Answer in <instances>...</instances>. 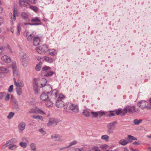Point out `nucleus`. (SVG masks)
Masks as SVG:
<instances>
[{
	"label": "nucleus",
	"mask_w": 151,
	"mask_h": 151,
	"mask_svg": "<svg viewBox=\"0 0 151 151\" xmlns=\"http://www.w3.org/2000/svg\"><path fill=\"white\" fill-rule=\"evenodd\" d=\"M47 81L46 80L45 78H42L40 81L38 82L39 84L40 83V87L41 88L45 86H46V88L49 89V90L50 91V92L47 91V94H48L49 96L50 95L53 98H55L57 97V91L56 89L53 90L51 91L52 88L51 86L49 85H46Z\"/></svg>",
	"instance_id": "nucleus-1"
},
{
	"label": "nucleus",
	"mask_w": 151,
	"mask_h": 151,
	"mask_svg": "<svg viewBox=\"0 0 151 151\" xmlns=\"http://www.w3.org/2000/svg\"><path fill=\"white\" fill-rule=\"evenodd\" d=\"M20 56L21 61L24 67H27L29 61V58L28 55L24 52H21Z\"/></svg>",
	"instance_id": "nucleus-2"
},
{
	"label": "nucleus",
	"mask_w": 151,
	"mask_h": 151,
	"mask_svg": "<svg viewBox=\"0 0 151 151\" xmlns=\"http://www.w3.org/2000/svg\"><path fill=\"white\" fill-rule=\"evenodd\" d=\"M66 111L69 113L72 112L78 113L79 111L78 106L77 105L70 104L69 105V109L67 110Z\"/></svg>",
	"instance_id": "nucleus-3"
},
{
	"label": "nucleus",
	"mask_w": 151,
	"mask_h": 151,
	"mask_svg": "<svg viewBox=\"0 0 151 151\" xmlns=\"http://www.w3.org/2000/svg\"><path fill=\"white\" fill-rule=\"evenodd\" d=\"M117 123V122L115 121L112 122H111L107 124V132L109 134L113 132L114 130L115 127Z\"/></svg>",
	"instance_id": "nucleus-4"
},
{
	"label": "nucleus",
	"mask_w": 151,
	"mask_h": 151,
	"mask_svg": "<svg viewBox=\"0 0 151 151\" xmlns=\"http://www.w3.org/2000/svg\"><path fill=\"white\" fill-rule=\"evenodd\" d=\"M48 48V46L47 45H44L41 46L37 47L36 49L39 53L41 54L45 52Z\"/></svg>",
	"instance_id": "nucleus-5"
},
{
	"label": "nucleus",
	"mask_w": 151,
	"mask_h": 151,
	"mask_svg": "<svg viewBox=\"0 0 151 151\" xmlns=\"http://www.w3.org/2000/svg\"><path fill=\"white\" fill-rule=\"evenodd\" d=\"M42 37V35L38 34L33 38V44L34 46H36L38 45Z\"/></svg>",
	"instance_id": "nucleus-6"
},
{
	"label": "nucleus",
	"mask_w": 151,
	"mask_h": 151,
	"mask_svg": "<svg viewBox=\"0 0 151 151\" xmlns=\"http://www.w3.org/2000/svg\"><path fill=\"white\" fill-rule=\"evenodd\" d=\"M148 105V103L145 101L142 100L139 102L137 103V106L142 109H144L145 108H147Z\"/></svg>",
	"instance_id": "nucleus-7"
},
{
	"label": "nucleus",
	"mask_w": 151,
	"mask_h": 151,
	"mask_svg": "<svg viewBox=\"0 0 151 151\" xmlns=\"http://www.w3.org/2000/svg\"><path fill=\"white\" fill-rule=\"evenodd\" d=\"M12 67L13 70L14 76H17L18 75V71L15 62H12Z\"/></svg>",
	"instance_id": "nucleus-8"
},
{
	"label": "nucleus",
	"mask_w": 151,
	"mask_h": 151,
	"mask_svg": "<svg viewBox=\"0 0 151 151\" xmlns=\"http://www.w3.org/2000/svg\"><path fill=\"white\" fill-rule=\"evenodd\" d=\"M26 37L27 38L28 41H30L32 40V38L34 37L36 35V32H33L32 33H30L26 31Z\"/></svg>",
	"instance_id": "nucleus-9"
},
{
	"label": "nucleus",
	"mask_w": 151,
	"mask_h": 151,
	"mask_svg": "<svg viewBox=\"0 0 151 151\" xmlns=\"http://www.w3.org/2000/svg\"><path fill=\"white\" fill-rule=\"evenodd\" d=\"M29 112L30 114L35 113L36 114H45V113L43 111L37 108L31 109Z\"/></svg>",
	"instance_id": "nucleus-10"
},
{
	"label": "nucleus",
	"mask_w": 151,
	"mask_h": 151,
	"mask_svg": "<svg viewBox=\"0 0 151 151\" xmlns=\"http://www.w3.org/2000/svg\"><path fill=\"white\" fill-rule=\"evenodd\" d=\"M58 122L55 119L52 118L50 119L49 122L47 124L48 126H50L54 125L57 124Z\"/></svg>",
	"instance_id": "nucleus-11"
},
{
	"label": "nucleus",
	"mask_w": 151,
	"mask_h": 151,
	"mask_svg": "<svg viewBox=\"0 0 151 151\" xmlns=\"http://www.w3.org/2000/svg\"><path fill=\"white\" fill-rule=\"evenodd\" d=\"M47 91L43 92L41 95L40 98L42 101H46L48 99L49 95L47 93Z\"/></svg>",
	"instance_id": "nucleus-12"
},
{
	"label": "nucleus",
	"mask_w": 151,
	"mask_h": 151,
	"mask_svg": "<svg viewBox=\"0 0 151 151\" xmlns=\"http://www.w3.org/2000/svg\"><path fill=\"white\" fill-rule=\"evenodd\" d=\"M26 126L25 123L24 122H20L18 125V128L19 132H22L25 129Z\"/></svg>",
	"instance_id": "nucleus-13"
},
{
	"label": "nucleus",
	"mask_w": 151,
	"mask_h": 151,
	"mask_svg": "<svg viewBox=\"0 0 151 151\" xmlns=\"http://www.w3.org/2000/svg\"><path fill=\"white\" fill-rule=\"evenodd\" d=\"M50 68L45 66L43 68V70L42 71V75L43 76H47L49 69Z\"/></svg>",
	"instance_id": "nucleus-14"
},
{
	"label": "nucleus",
	"mask_w": 151,
	"mask_h": 151,
	"mask_svg": "<svg viewBox=\"0 0 151 151\" xmlns=\"http://www.w3.org/2000/svg\"><path fill=\"white\" fill-rule=\"evenodd\" d=\"M119 144L123 146H125L128 143H129L128 137L126 138V139H122L119 142Z\"/></svg>",
	"instance_id": "nucleus-15"
},
{
	"label": "nucleus",
	"mask_w": 151,
	"mask_h": 151,
	"mask_svg": "<svg viewBox=\"0 0 151 151\" xmlns=\"http://www.w3.org/2000/svg\"><path fill=\"white\" fill-rule=\"evenodd\" d=\"M19 4L22 8L26 7L28 5V3L27 0H19Z\"/></svg>",
	"instance_id": "nucleus-16"
},
{
	"label": "nucleus",
	"mask_w": 151,
	"mask_h": 151,
	"mask_svg": "<svg viewBox=\"0 0 151 151\" xmlns=\"http://www.w3.org/2000/svg\"><path fill=\"white\" fill-rule=\"evenodd\" d=\"M21 16L22 19L27 22L30 21V20L29 18V15L28 14L25 12H22L21 13Z\"/></svg>",
	"instance_id": "nucleus-17"
},
{
	"label": "nucleus",
	"mask_w": 151,
	"mask_h": 151,
	"mask_svg": "<svg viewBox=\"0 0 151 151\" xmlns=\"http://www.w3.org/2000/svg\"><path fill=\"white\" fill-rule=\"evenodd\" d=\"M1 60L4 62L9 63L11 61V58L6 55H4L1 57Z\"/></svg>",
	"instance_id": "nucleus-18"
},
{
	"label": "nucleus",
	"mask_w": 151,
	"mask_h": 151,
	"mask_svg": "<svg viewBox=\"0 0 151 151\" xmlns=\"http://www.w3.org/2000/svg\"><path fill=\"white\" fill-rule=\"evenodd\" d=\"M64 104V103L61 100L58 99L56 102L55 105L58 107L61 108L63 106Z\"/></svg>",
	"instance_id": "nucleus-19"
},
{
	"label": "nucleus",
	"mask_w": 151,
	"mask_h": 151,
	"mask_svg": "<svg viewBox=\"0 0 151 151\" xmlns=\"http://www.w3.org/2000/svg\"><path fill=\"white\" fill-rule=\"evenodd\" d=\"M17 14V11H16L15 9L13 10V16H12V13H10L9 14V15L10 16H11V22H12V23H13V21H15L16 20V16Z\"/></svg>",
	"instance_id": "nucleus-20"
},
{
	"label": "nucleus",
	"mask_w": 151,
	"mask_h": 151,
	"mask_svg": "<svg viewBox=\"0 0 151 151\" xmlns=\"http://www.w3.org/2000/svg\"><path fill=\"white\" fill-rule=\"evenodd\" d=\"M51 138L54 141L61 142H62L63 141L60 137L57 134H55L54 135H52L51 136Z\"/></svg>",
	"instance_id": "nucleus-21"
},
{
	"label": "nucleus",
	"mask_w": 151,
	"mask_h": 151,
	"mask_svg": "<svg viewBox=\"0 0 151 151\" xmlns=\"http://www.w3.org/2000/svg\"><path fill=\"white\" fill-rule=\"evenodd\" d=\"M14 84L17 86V87L22 88L24 86V83L22 81L20 80H18L17 81H14Z\"/></svg>",
	"instance_id": "nucleus-22"
},
{
	"label": "nucleus",
	"mask_w": 151,
	"mask_h": 151,
	"mask_svg": "<svg viewBox=\"0 0 151 151\" xmlns=\"http://www.w3.org/2000/svg\"><path fill=\"white\" fill-rule=\"evenodd\" d=\"M9 69L3 66L0 67V73H7L9 71Z\"/></svg>",
	"instance_id": "nucleus-23"
},
{
	"label": "nucleus",
	"mask_w": 151,
	"mask_h": 151,
	"mask_svg": "<svg viewBox=\"0 0 151 151\" xmlns=\"http://www.w3.org/2000/svg\"><path fill=\"white\" fill-rule=\"evenodd\" d=\"M126 109L127 110V112L130 114H132L134 113V106H126Z\"/></svg>",
	"instance_id": "nucleus-24"
},
{
	"label": "nucleus",
	"mask_w": 151,
	"mask_h": 151,
	"mask_svg": "<svg viewBox=\"0 0 151 151\" xmlns=\"http://www.w3.org/2000/svg\"><path fill=\"white\" fill-rule=\"evenodd\" d=\"M43 58L45 60L49 63H51L54 62V60L52 58L47 56H44L43 57Z\"/></svg>",
	"instance_id": "nucleus-25"
},
{
	"label": "nucleus",
	"mask_w": 151,
	"mask_h": 151,
	"mask_svg": "<svg viewBox=\"0 0 151 151\" xmlns=\"http://www.w3.org/2000/svg\"><path fill=\"white\" fill-rule=\"evenodd\" d=\"M48 51L49 55L51 56L56 55L57 53L56 50L53 49H48Z\"/></svg>",
	"instance_id": "nucleus-26"
},
{
	"label": "nucleus",
	"mask_w": 151,
	"mask_h": 151,
	"mask_svg": "<svg viewBox=\"0 0 151 151\" xmlns=\"http://www.w3.org/2000/svg\"><path fill=\"white\" fill-rule=\"evenodd\" d=\"M45 104L47 107H52L53 106V103L52 101L48 99L47 101H46Z\"/></svg>",
	"instance_id": "nucleus-27"
},
{
	"label": "nucleus",
	"mask_w": 151,
	"mask_h": 151,
	"mask_svg": "<svg viewBox=\"0 0 151 151\" xmlns=\"http://www.w3.org/2000/svg\"><path fill=\"white\" fill-rule=\"evenodd\" d=\"M82 114L87 117H89L90 116L89 111L86 109H84L83 110Z\"/></svg>",
	"instance_id": "nucleus-28"
},
{
	"label": "nucleus",
	"mask_w": 151,
	"mask_h": 151,
	"mask_svg": "<svg viewBox=\"0 0 151 151\" xmlns=\"http://www.w3.org/2000/svg\"><path fill=\"white\" fill-rule=\"evenodd\" d=\"M127 136L129 143L132 142V140H136L137 139V138L136 137H135L131 135H128Z\"/></svg>",
	"instance_id": "nucleus-29"
},
{
	"label": "nucleus",
	"mask_w": 151,
	"mask_h": 151,
	"mask_svg": "<svg viewBox=\"0 0 151 151\" xmlns=\"http://www.w3.org/2000/svg\"><path fill=\"white\" fill-rule=\"evenodd\" d=\"M22 88L21 87H17L16 88L17 93L18 95H21L22 93Z\"/></svg>",
	"instance_id": "nucleus-30"
},
{
	"label": "nucleus",
	"mask_w": 151,
	"mask_h": 151,
	"mask_svg": "<svg viewBox=\"0 0 151 151\" xmlns=\"http://www.w3.org/2000/svg\"><path fill=\"white\" fill-rule=\"evenodd\" d=\"M19 145L21 147L25 148L27 147V144L26 142H22L19 143Z\"/></svg>",
	"instance_id": "nucleus-31"
},
{
	"label": "nucleus",
	"mask_w": 151,
	"mask_h": 151,
	"mask_svg": "<svg viewBox=\"0 0 151 151\" xmlns=\"http://www.w3.org/2000/svg\"><path fill=\"white\" fill-rule=\"evenodd\" d=\"M31 21L32 22H40V20L38 17H36L33 18L31 20Z\"/></svg>",
	"instance_id": "nucleus-32"
},
{
	"label": "nucleus",
	"mask_w": 151,
	"mask_h": 151,
	"mask_svg": "<svg viewBox=\"0 0 151 151\" xmlns=\"http://www.w3.org/2000/svg\"><path fill=\"white\" fill-rule=\"evenodd\" d=\"M32 117L35 119H39L42 121L43 120V118L42 116L40 115L33 116Z\"/></svg>",
	"instance_id": "nucleus-33"
},
{
	"label": "nucleus",
	"mask_w": 151,
	"mask_h": 151,
	"mask_svg": "<svg viewBox=\"0 0 151 151\" xmlns=\"http://www.w3.org/2000/svg\"><path fill=\"white\" fill-rule=\"evenodd\" d=\"M142 121V120L141 119H140L139 120L137 119H135L134 120V123L135 125H138Z\"/></svg>",
	"instance_id": "nucleus-34"
},
{
	"label": "nucleus",
	"mask_w": 151,
	"mask_h": 151,
	"mask_svg": "<svg viewBox=\"0 0 151 151\" xmlns=\"http://www.w3.org/2000/svg\"><path fill=\"white\" fill-rule=\"evenodd\" d=\"M41 63H40L36 66L35 69L37 71H39L40 70L41 67Z\"/></svg>",
	"instance_id": "nucleus-35"
},
{
	"label": "nucleus",
	"mask_w": 151,
	"mask_h": 151,
	"mask_svg": "<svg viewBox=\"0 0 151 151\" xmlns=\"http://www.w3.org/2000/svg\"><path fill=\"white\" fill-rule=\"evenodd\" d=\"M14 115V113L13 112H10L7 117L9 119H11Z\"/></svg>",
	"instance_id": "nucleus-36"
},
{
	"label": "nucleus",
	"mask_w": 151,
	"mask_h": 151,
	"mask_svg": "<svg viewBox=\"0 0 151 151\" xmlns=\"http://www.w3.org/2000/svg\"><path fill=\"white\" fill-rule=\"evenodd\" d=\"M109 137L108 136L105 135L101 136V139L103 140L107 141L109 139Z\"/></svg>",
	"instance_id": "nucleus-37"
},
{
	"label": "nucleus",
	"mask_w": 151,
	"mask_h": 151,
	"mask_svg": "<svg viewBox=\"0 0 151 151\" xmlns=\"http://www.w3.org/2000/svg\"><path fill=\"white\" fill-rule=\"evenodd\" d=\"M17 32L16 33L17 35H19L20 34V31L21 30V27L19 24H18L17 26Z\"/></svg>",
	"instance_id": "nucleus-38"
},
{
	"label": "nucleus",
	"mask_w": 151,
	"mask_h": 151,
	"mask_svg": "<svg viewBox=\"0 0 151 151\" xmlns=\"http://www.w3.org/2000/svg\"><path fill=\"white\" fill-rule=\"evenodd\" d=\"M17 146L15 145H12L9 147V148L12 150H14L17 147Z\"/></svg>",
	"instance_id": "nucleus-39"
},
{
	"label": "nucleus",
	"mask_w": 151,
	"mask_h": 151,
	"mask_svg": "<svg viewBox=\"0 0 151 151\" xmlns=\"http://www.w3.org/2000/svg\"><path fill=\"white\" fill-rule=\"evenodd\" d=\"M17 141V139L16 138H13L9 140V142L11 145L12 144V143L16 142Z\"/></svg>",
	"instance_id": "nucleus-40"
},
{
	"label": "nucleus",
	"mask_w": 151,
	"mask_h": 151,
	"mask_svg": "<svg viewBox=\"0 0 151 151\" xmlns=\"http://www.w3.org/2000/svg\"><path fill=\"white\" fill-rule=\"evenodd\" d=\"M126 107L124 108L123 110L122 109L121 114L123 116L125 115L127 112V110L126 109Z\"/></svg>",
	"instance_id": "nucleus-41"
},
{
	"label": "nucleus",
	"mask_w": 151,
	"mask_h": 151,
	"mask_svg": "<svg viewBox=\"0 0 151 151\" xmlns=\"http://www.w3.org/2000/svg\"><path fill=\"white\" fill-rule=\"evenodd\" d=\"M11 145L10 144V143H9V141H8L6 142V144L3 146L2 147V149H4L6 147L8 146L9 145Z\"/></svg>",
	"instance_id": "nucleus-42"
},
{
	"label": "nucleus",
	"mask_w": 151,
	"mask_h": 151,
	"mask_svg": "<svg viewBox=\"0 0 151 151\" xmlns=\"http://www.w3.org/2000/svg\"><path fill=\"white\" fill-rule=\"evenodd\" d=\"M30 147L31 148V149L33 150H35L36 149V145L34 143H32L30 145Z\"/></svg>",
	"instance_id": "nucleus-43"
},
{
	"label": "nucleus",
	"mask_w": 151,
	"mask_h": 151,
	"mask_svg": "<svg viewBox=\"0 0 151 151\" xmlns=\"http://www.w3.org/2000/svg\"><path fill=\"white\" fill-rule=\"evenodd\" d=\"M77 143V142L76 141H73L71 142H70V144L68 146V147H69L70 146L72 145H76Z\"/></svg>",
	"instance_id": "nucleus-44"
},
{
	"label": "nucleus",
	"mask_w": 151,
	"mask_h": 151,
	"mask_svg": "<svg viewBox=\"0 0 151 151\" xmlns=\"http://www.w3.org/2000/svg\"><path fill=\"white\" fill-rule=\"evenodd\" d=\"M98 115H99V116L101 117L105 114V113L104 111H99L97 112Z\"/></svg>",
	"instance_id": "nucleus-45"
},
{
	"label": "nucleus",
	"mask_w": 151,
	"mask_h": 151,
	"mask_svg": "<svg viewBox=\"0 0 151 151\" xmlns=\"http://www.w3.org/2000/svg\"><path fill=\"white\" fill-rule=\"evenodd\" d=\"M91 114L92 115V117H96L98 116V113L97 112H93V111H91Z\"/></svg>",
	"instance_id": "nucleus-46"
},
{
	"label": "nucleus",
	"mask_w": 151,
	"mask_h": 151,
	"mask_svg": "<svg viewBox=\"0 0 151 151\" xmlns=\"http://www.w3.org/2000/svg\"><path fill=\"white\" fill-rule=\"evenodd\" d=\"M108 147V145L106 144H104L101 145L100 147L103 150L104 149H106L107 147Z\"/></svg>",
	"instance_id": "nucleus-47"
},
{
	"label": "nucleus",
	"mask_w": 151,
	"mask_h": 151,
	"mask_svg": "<svg viewBox=\"0 0 151 151\" xmlns=\"http://www.w3.org/2000/svg\"><path fill=\"white\" fill-rule=\"evenodd\" d=\"M92 149L94 151H101L99 147L96 146L93 147L92 148Z\"/></svg>",
	"instance_id": "nucleus-48"
},
{
	"label": "nucleus",
	"mask_w": 151,
	"mask_h": 151,
	"mask_svg": "<svg viewBox=\"0 0 151 151\" xmlns=\"http://www.w3.org/2000/svg\"><path fill=\"white\" fill-rule=\"evenodd\" d=\"M22 142H26L27 144L29 142V141L28 139H27V138L25 137L22 138Z\"/></svg>",
	"instance_id": "nucleus-49"
},
{
	"label": "nucleus",
	"mask_w": 151,
	"mask_h": 151,
	"mask_svg": "<svg viewBox=\"0 0 151 151\" xmlns=\"http://www.w3.org/2000/svg\"><path fill=\"white\" fill-rule=\"evenodd\" d=\"M122 111V109H118V110H117L116 111V114L117 115H119L120 114H121V111Z\"/></svg>",
	"instance_id": "nucleus-50"
},
{
	"label": "nucleus",
	"mask_w": 151,
	"mask_h": 151,
	"mask_svg": "<svg viewBox=\"0 0 151 151\" xmlns=\"http://www.w3.org/2000/svg\"><path fill=\"white\" fill-rule=\"evenodd\" d=\"M13 85H11L8 89V91L9 92L11 93L12 92L13 90Z\"/></svg>",
	"instance_id": "nucleus-51"
},
{
	"label": "nucleus",
	"mask_w": 151,
	"mask_h": 151,
	"mask_svg": "<svg viewBox=\"0 0 151 151\" xmlns=\"http://www.w3.org/2000/svg\"><path fill=\"white\" fill-rule=\"evenodd\" d=\"M50 69H49L47 76H51L53 74V72L52 71H50Z\"/></svg>",
	"instance_id": "nucleus-52"
},
{
	"label": "nucleus",
	"mask_w": 151,
	"mask_h": 151,
	"mask_svg": "<svg viewBox=\"0 0 151 151\" xmlns=\"http://www.w3.org/2000/svg\"><path fill=\"white\" fill-rule=\"evenodd\" d=\"M31 8L35 12H37L38 10V9L37 7L35 6H32L31 7Z\"/></svg>",
	"instance_id": "nucleus-53"
},
{
	"label": "nucleus",
	"mask_w": 151,
	"mask_h": 151,
	"mask_svg": "<svg viewBox=\"0 0 151 151\" xmlns=\"http://www.w3.org/2000/svg\"><path fill=\"white\" fill-rule=\"evenodd\" d=\"M39 131L43 135H45L46 134V132L44 131L42 129H40Z\"/></svg>",
	"instance_id": "nucleus-54"
},
{
	"label": "nucleus",
	"mask_w": 151,
	"mask_h": 151,
	"mask_svg": "<svg viewBox=\"0 0 151 151\" xmlns=\"http://www.w3.org/2000/svg\"><path fill=\"white\" fill-rule=\"evenodd\" d=\"M4 22V19L3 17H0V26H1Z\"/></svg>",
	"instance_id": "nucleus-55"
},
{
	"label": "nucleus",
	"mask_w": 151,
	"mask_h": 151,
	"mask_svg": "<svg viewBox=\"0 0 151 151\" xmlns=\"http://www.w3.org/2000/svg\"><path fill=\"white\" fill-rule=\"evenodd\" d=\"M10 95V94H7L5 96V100L6 101H7L9 99Z\"/></svg>",
	"instance_id": "nucleus-56"
},
{
	"label": "nucleus",
	"mask_w": 151,
	"mask_h": 151,
	"mask_svg": "<svg viewBox=\"0 0 151 151\" xmlns=\"http://www.w3.org/2000/svg\"><path fill=\"white\" fill-rule=\"evenodd\" d=\"M115 114L114 113H111L107 115V116L109 117L113 116H115Z\"/></svg>",
	"instance_id": "nucleus-57"
},
{
	"label": "nucleus",
	"mask_w": 151,
	"mask_h": 151,
	"mask_svg": "<svg viewBox=\"0 0 151 151\" xmlns=\"http://www.w3.org/2000/svg\"><path fill=\"white\" fill-rule=\"evenodd\" d=\"M64 98V96L62 94H60L58 99L61 100V99H63Z\"/></svg>",
	"instance_id": "nucleus-58"
},
{
	"label": "nucleus",
	"mask_w": 151,
	"mask_h": 151,
	"mask_svg": "<svg viewBox=\"0 0 151 151\" xmlns=\"http://www.w3.org/2000/svg\"><path fill=\"white\" fill-rule=\"evenodd\" d=\"M5 47H0V54L4 50Z\"/></svg>",
	"instance_id": "nucleus-59"
},
{
	"label": "nucleus",
	"mask_w": 151,
	"mask_h": 151,
	"mask_svg": "<svg viewBox=\"0 0 151 151\" xmlns=\"http://www.w3.org/2000/svg\"><path fill=\"white\" fill-rule=\"evenodd\" d=\"M140 144V143L139 142L135 141L133 143V144L134 145H139Z\"/></svg>",
	"instance_id": "nucleus-60"
},
{
	"label": "nucleus",
	"mask_w": 151,
	"mask_h": 151,
	"mask_svg": "<svg viewBox=\"0 0 151 151\" xmlns=\"http://www.w3.org/2000/svg\"><path fill=\"white\" fill-rule=\"evenodd\" d=\"M69 105L68 104H67L66 103L64 106V108L66 110V111L67 110H68V107L67 106H69Z\"/></svg>",
	"instance_id": "nucleus-61"
},
{
	"label": "nucleus",
	"mask_w": 151,
	"mask_h": 151,
	"mask_svg": "<svg viewBox=\"0 0 151 151\" xmlns=\"http://www.w3.org/2000/svg\"><path fill=\"white\" fill-rule=\"evenodd\" d=\"M139 112V109L136 108H135V106H134V112H136L138 113Z\"/></svg>",
	"instance_id": "nucleus-62"
},
{
	"label": "nucleus",
	"mask_w": 151,
	"mask_h": 151,
	"mask_svg": "<svg viewBox=\"0 0 151 151\" xmlns=\"http://www.w3.org/2000/svg\"><path fill=\"white\" fill-rule=\"evenodd\" d=\"M69 148L68 146L65 147H61L60 149V150H65V149Z\"/></svg>",
	"instance_id": "nucleus-63"
},
{
	"label": "nucleus",
	"mask_w": 151,
	"mask_h": 151,
	"mask_svg": "<svg viewBox=\"0 0 151 151\" xmlns=\"http://www.w3.org/2000/svg\"><path fill=\"white\" fill-rule=\"evenodd\" d=\"M40 24H41L40 23H33V25H39Z\"/></svg>",
	"instance_id": "nucleus-64"
}]
</instances>
